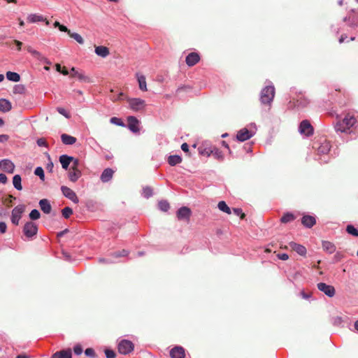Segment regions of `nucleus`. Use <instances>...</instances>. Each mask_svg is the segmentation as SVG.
Wrapping results in <instances>:
<instances>
[{
  "label": "nucleus",
  "instance_id": "20e7f679",
  "mask_svg": "<svg viewBox=\"0 0 358 358\" xmlns=\"http://www.w3.org/2000/svg\"><path fill=\"white\" fill-rule=\"evenodd\" d=\"M22 232L27 240H32L37 234L38 226L33 222H27L23 227Z\"/></svg>",
  "mask_w": 358,
  "mask_h": 358
},
{
  "label": "nucleus",
  "instance_id": "49530a36",
  "mask_svg": "<svg viewBox=\"0 0 358 358\" xmlns=\"http://www.w3.org/2000/svg\"><path fill=\"white\" fill-rule=\"evenodd\" d=\"M233 213L238 217H240L241 219H243L245 217V214L242 212L241 208H233Z\"/></svg>",
  "mask_w": 358,
  "mask_h": 358
},
{
  "label": "nucleus",
  "instance_id": "5fc2aeb1",
  "mask_svg": "<svg viewBox=\"0 0 358 358\" xmlns=\"http://www.w3.org/2000/svg\"><path fill=\"white\" fill-rule=\"evenodd\" d=\"M7 225L4 222H0V232L4 234L6 231Z\"/></svg>",
  "mask_w": 358,
  "mask_h": 358
},
{
  "label": "nucleus",
  "instance_id": "f704fd0d",
  "mask_svg": "<svg viewBox=\"0 0 358 358\" xmlns=\"http://www.w3.org/2000/svg\"><path fill=\"white\" fill-rule=\"evenodd\" d=\"M294 220V216L292 213H287L281 217L280 221L282 223H288Z\"/></svg>",
  "mask_w": 358,
  "mask_h": 358
},
{
  "label": "nucleus",
  "instance_id": "a878e982",
  "mask_svg": "<svg viewBox=\"0 0 358 358\" xmlns=\"http://www.w3.org/2000/svg\"><path fill=\"white\" fill-rule=\"evenodd\" d=\"M136 76L138 83L139 89L143 92H146L148 89L145 77L139 73H136Z\"/></svg>",
  "mask_w": 358,
  "mask_h": 358
},
{
  "label": "nucleus",
  "instance_id": "a211bd4d",
  "mask_svg": "<svg viewBox=\"0 0 358 358\" xmlns=\"http://www.w3.org/2000/svg\"><path fill=\"white\" fill-rule=\"evenodd\" d=\"M191 215V210L187 207H181L177 211V217L179 220H188Z\"/></svg>",
  "mask_w": 358,
  "mask_h": 358
},
{
  "label": "nucleus",
  "instance_id": "864d4df0",
  "mask_svg": "<svg viewBox=\"0 0 358 358\" xmlns=\"http://www.w3.org/2000/svg\"><path fill=\"white\" fill-rule=\"evenodd\" d=\"M36 143L39 147H47V143H46L45 140L43 138H38L37 140Z\"/></svg>",
  "mask_w": 358,
  "mask_h": 358
},
{
  "label": "nucleus",
  "instance_id": "7c9ffc66",
  "mask_svg": "<svg viewBox=\"0 0 358 358\" xmlns=\"http://www.w3.org/2000/svg\"><path fill=\"white\" fill-rule=\"evenodd\" d=\"M182 162V158L178 155H170L168 157V163L170 166H176Z\"/></svg>",
  "mask_w": 358,
  "mask_h": 358
},
{
  "label": "nucleus",
  "instance_id": "dca6fc26",
  "mask_svg": "<svg viewBox=\"0 0 358 358\" xmlns=\"http://www.w3.org/2000/svg\"><path fill=\"white\" fill-rule=\"evenodd\" d=\"M82 176V172L79 169H69L68 177L70 181L76 182Z\"/></svg>",
  "mask_w": 358,
  "mask_h": 358
},
{
  "label": "nucleus",
  "instance_id": "393cba45",
  "mask_svg": "<svg viewBox=\"0 0 358 358\" xmlns=\"http://www.w3.org/2000/svg\"><path fill=\"white\" fill-rule=\"evenodd\" d=\"M94 52L98 56L103 58L106 57L110 54L109 49L107 47L103 45L95 47Z\"/></svg>",
  "mask_w": 358,
  "mask_h": 358
},
{
  "label": "nucleus",
  "instance_id": "b1692460",
  "mask_svg": "<svg viewBox=\"0 0 358 358\" xmlns=\"http://www.w3.org/2000/svg\"><path fill=\"white\" fill-rule=\"evenodd\" d=\"M302 224L308 228H311L316 223L315 217L311 215H305L301 219Z\"/></svg>",
  "mask_w": 358,
  "mask_h": 358
},
{
  "label": "nucleus",
  "instance_id": "4d7b16f0",
  "mask_svg": "<svg viewBox=\"0 0 358 358\" xmlns=\"http://www.w3.org/2000/svg\"><path fill=\"white\" fill-rule=\"evenodd\" d=\"M277 256H278V259H280L281 260H284V261L288 259V258H289L288 255L286 253L278 254Z\"/></svg>",
  "mask_w": 358,
  "mask_h": 358
},
{
  "label": "nucleus",
  "instance_id": "338daca9",
  "mask_svg": "<svg viewBox=\"0 0 358 358\" xmlns=\"http://www.w3.org/2000/svg\"><path fill=\"white\" fill-rule=\"evenodd\" d=\"M36 59H38L40 62H43L45 57H44L40 52L38 53L36 57H35Z\"/></svg>",
  "mask_w": 358,
  "mask_h": 358
},
{
  "label": "nucleus",
  "instance_id": "5701e85b",
  "mask_svg": "<svg viewBox=\"0 0 358 358\" xmlns=\"http://www.w3.org/2000/svg\"><path fill=\"white\" fill-rule=\"evenodd\" d=\"M51 358H72L71 350L67 349L56 352L52 355Z\"/></svg>",
  "mask_w": 358,
  "mask_h": 358
},
{
  "label": "nucleus",
  "instance_id": "09e8293b",
  "mask_svg": "<svg viewBox=\"0 0 358 358\" xmlns=\"http://www.w3.org/2000/svg\"><path fill=\"white\" fill-rule=\"evenodd\" d=\"M85 354L86 356L90 357H95V352L94 350L92 348H87L85 351Z\"/></svg>",
  "mask_w": 358,
  "mask_h": 358
},
{
  "label": "nucleus",
  "instance_id": "aec40b11",
  "mask_svg": "<svg viewBox=\"0 0 358 358\" xmlns=\"http://www.w3.org/2000/svg\"><path fill=\"white\" fill-rule=\"evenodd\" d=\"M73 160V157L66 155H62L59 157V162L62 164V167L65 170L69 169V166Z\"/></svg>",
  "mask_w": 358,
  "mask_h": 358
},
{
  "label": "nucleus",
  "instance_id": "4c0bfd02",
  "mask_svg": "<svg viewBox=\"0 0 358 358\" xmlns=\"http://www.w3.org/2000/svg\"><path fill=\"white\" fill-rule=\"evenodd\" d=\"M29 217L31 220H36L40 218L41 213L37 209H34L29 213Z\"/></svg>",
  "mask_w": 358,
  "mask_h": 358
},
{
  "label": "nucleus",
  "instance_id": "1a4fd4ad",
  "mask_svg": "<svg viewBox=\"0 0 358 358\" xmlns=\"http://www.w3.org/2000/svg\"><path fill=\"white\" fill-rule=\"evenodd\" d=\"M61 191L65 197L73 201L74 203H78L79 202V199L76 194L69 187L66 186H62Z\"/></svg>",
  "mask_w": 358,
  "mask_h": 358
},
{
  "label": "nucleus",
  "instance_id": "4be33fe9",
  "mask_svg": "<svg viewBox=\"0 0 358 358\" xmlns=\"http://www.w3.org/2000/svg\"><path fill=\"white\" fill-rule=\"evenodd\" d=\"M39 206L41 210L45 213L49 214L51 212L52 206L50 201L46 199H43L39 201Z\"/></svg>",
  "mask_w": 358,
  "mask_h": 358
},
{
  "label": "nucleus",
  "instance_id": "4468645a",
  "mask_svg": "<svg viewBox=\"0 0 358 358\" xmlns=\"http://www.w3.org/2000/svg\"><path fill=\"white\" fill-rule=\"evenodd\" d=\"M200 60V57L196 52L189 53L185 59V62L187 66H193L197 64Z\"/></svg>",
  "mask_w": 358,
  "mask_h": 358
},
{
  "label": "nucleus",
  "instance_id": "6e6d98bb",
  "mask_svg": "<svg viewBox=\"0 0 358 358\" xmlns=\"http://www.w3.org/2000/svg\"><path fill=\"white\" fill-rule=\"evenodd\" d=\"M8 181V178L4 173H0V182L2 184H6Z\"/></svg>",
  "mask_w": 358,
  "mask_h": 358
},
{
  "label": "nucleus",
  "instance_id": "2eb2a0df",
  "mask_svg": "<svg viewBox=\"0 0 358 358\" xmlns=\"http://www.w3.org/2000/svg\"><path fill=\"white\" fill-rule=\"evenodd\" d=\"M170 356L171 358H185V350L180 346H176L171 350Z\"/></svg>",
  "mask_w": 358,
  "mask_h": 358
},
{
  "label": "nucleus",
  "instance_id": "f03ea898",
  "mask_svg": "<svg viewBox=\"0 0 358 358\" xmlns=\"http://www.w3.org/2000/svg\"><path fill=\"white\" fill-rule=\"evenodd\" d=\"M257 131L255 123H250L247 127L240 129L236 134V139L240 142H243L252 138Z\"/></svg>",
  "mask_w": 358,
  "mask_h": 358
},
{
  "label": "nucleus",
  "instance_id": "7ed1b4c3",
  "mask_svg": "<svg viewBox=\"0 0 358 358\" xmlns=\"http://www.w3.org/2000/svg\"><path fill=\"white\" fill-rule=\"evenodd\" d=\"M275 96V87L268 85L264 87L260 93V101L262 104L270 105Z\"/></svg>",
  "mask_w": 358,
  "mask_h": 358
},
{
  "label": "nucleus",
  "instance_id": "8fccbe9b",
  "mask_svg": "<svg viewBox=\"0 0 358 358\" xmlns=\"http://www.w3.org/2000/svg\"><path fill=\"white\" fill-rule=\"evenodd\" d=\"M105 355L106 358H115V353L114 352V351L109 349H106L105 350Z\"/></svg>",
  "mask_w": 358,
  "mask_h": 358
},
{
  "label": "nucleus",
  "instance_id": "680f3d73",
  "mask_svg": "<svg viewBox=\"0 0 358 358\" xmlns=\"http://www.w3.org/2000/svg\"><path fill=\"white\" fill-rule=\"evenodd\" d=\"M61 31L66 32L69 35L71 33V30L69 29L66 26L61 24L59 29Z\"/></svg>",
  "mask_w": 358,
  "mask_h": 358
},
{
  "label": "nucleus",
  "instance_id": "c9c22d12",
  "mask_svg": "<svg viewBox=\"0 0 358 358\" xmlns=\"http://www.w3.org/2000/svg\"><path fill=\"white\" fill-rule=\"evenodd\" d=\"M158 207L162 211L166 212L169 209L170 206L168 201L162 200L158 203Z\"/></svg>",
  "mask_w": 358,
  "mask_h": 358
},
{
  "label": "nucleus",
  "instance_id": "0e129e2a",
  "mask_svg": "<svg viewBox=\"0 0 358 358\" xmlns=\"http://www.w3.org/2000/svg\"><path fill=\"white\" fill-rule=\"evenodd\" d=\"M8 139V136L6 134H1L0 135V143H3L5 141H7Z\"/></svg>",
  "mask_w": 358,
  "mask_h": 358
},
{
  "label": "nucleus",
  "instance_id": "423d86ee",
  "mask_svg": "<svg viewBox=\"0 0 358 358\" xmlns=\"http://www.w3.org/2000/svg\"><path fill=\"white\" fill-rule=\"evenodd\" d=\"M24 209H25L24 206L20 204V205H17V206H15L12 210L10 220H11V222L14 225L19 224L20 220L22 217V213L24 211Z\"/></svg>",
  "mask_w": 358,
  "mask_h": 358
},
{
  "label": "nucleus",
  "instance_id": "79ce46f5",
  "mask_svg": "<svg viewBox=\"0 0 358 358\" xmlns=\"http://www.w3.org/2000/svg\"><path fill=\"white\" fill-rule=\"evenodd\" d=\"M346 231H348V234H352L355 236H358V230L355 229L352 225H348Z\"/></svg>",
  "mask_w": 358,
  "mask_h": 358
},
{
  "label": "nucleus",
  "instance_id": "cd10ccee",
  "mask_svg": "<svg viewBox=\"0 0 358 358\" xmlns=\"http://www.w3.org/2000/svg\"><path fill=\"white\" fill-rule=\"evenodd\" d=\"M61 140L62 142L66 145H71L74 144L77 141L76 138L66 134H62Z\"/></svg>",
  "mask_w": 358,
  "mask_h": 358
},
{
  "label": "nucleus",
  "instance_id": "c03bdc74",
  "mask_svg": "<svg viewBox=\"0 0 358 358\" xmlns=\"http://www.w3.org/2000/svg\"><path fill=\"white\" fill-rule=\"evenodd\" d=\"M24 86L22 85H15L13 89V92L15 94H22L24 92Z\"/></svg>",
  "mask_w": 358,
  "mask_h": 358
},
{
  "label": "nucleus",
  "instance_id": "0eeeda50",
  "mask_svg": "<svg viewBox=\"0 0 358 358\" xmlns=\"http://www.w3.org/2000/svg\"><path fill=\"white\" fill-rule=\"evenodd\" d=\"M118 351L120 354L127 355L131 352L134 349V343L127 339H123L118 343Z\"/></svg>",
  "mask_w": 358,
  "mask_h": 358
},
{
  "label": "nucleus",
  "instance_id": "a18cd8bd",
  "mask_svg": "<svg viewBox=\"0 0 358 358\" xmlns=\"http://www.w3.org/2000/svg\"><path fill=\"white\" fill-rule=\"evenodd\" d=\"M57 110L59 114L64 115L65 117H66V118L70 117L69 113L64 108L58 107L57 108Z\"/></svg>",
  "mask_w": 358,
  "mask_h": 358
},
{
  "label": "nucleus",
  "instance_id": "a19ab883",
  "mask_svg": "<svg viewBox=\"0 0 358 358\" xmlns=\"http://www.w3.org/2000/svg\"><path fill=\"white\" fill-rule=\"evenodd\" d=\"M62 213L64 218H69L73 214V210L70 207H65L62 209Z\"/></svg>",
  "mask_w": 358,
  "mask_h": 358
},
{
  "label": "nucleus",
  "instance_id": "f257e3e1",
  "mask_svg": "<svg viewBox=\"0 0 358 358\" xmlns=\"http://www.w3.org/2000/svg\"><path fill=\"white\" fill-rule=\"evenodd\" d=\"M356 122V118L353 115L348 114L341 121H338L336 124L335 129L336 131L340 132H350V129L355 124Z\"/></svg>",
  "mask_w": 358,
  "mask_h": 358
},
{
  "label": "nucleus",
  "instance_id": "6ab92c4d",
  "mask_svg": "<svg viewBox=\"0 0 358 358\" xmlns=\"http://www.w3.org/2000/svg\"><path fill=\"white\" fill-rule=\"evenodd\" d=\"M71 73L72 77H77L78 79L83 82H90V78L85 76L83 72H80L76 69V68L72 67L71 69Z\"/></svg>",
  "mask_w": 358,
  "mask_h": 358
},
{
  "label": "nucleus",
  "instance_id": "de8ad7c7",
  "mask_svg": "<svg viewBox=\"0 0 358 358\" xmlns=\"http://www.w3.org/2000/svg\"><path fill=\"white\" fill-rule=\"evenodd\" d=\"M73 352L76 355H80L83 353V348L80 345H76L73 348Z\"/></svg>",
  "mask_w": 358,
  "mask_h": 358
},
{
  "label": "nucleus",
  "instance_id": "9d476101",
  "mask_svg": "<svg viewBox=\"0 0 358 358\" xmlns=\"http://www.w3.org/2000/svg\"><path fill=\"white\" fill-rule=\"evenodd\" d=\"M299 131L301 134L309 136L313 134V129L308 120H303L299 127Z\"/></svg>",
  "mask_w": 358,
  "mask_h": 358
},
{
  "label": "nucleus",
  "instance_id": "774afa93",
  "mask_svg": "<svg viewBox=\"0 0 358 358\" xmlns=\"http://www.w3.org/2000/svg\"><path fill=\"white\" fill-rule=\"evenodd\" d=\"M36 59H38L40 62H43L45 57H44L40 52L38 53L36 57H35Z\"/></svg>",
  "mask_w": 358,
  "mask_h": 358
},
{
  "label": "nucleus",
  "instance_id": "e433bc0d",
  "mask_svg": "<svg viewBox=\"0 0 358 358\" xmlns=\"http://www.w3.org/2000/svg\"><path fill=\"white\" fill-rule=\"evenodd\" d=\"M34 174L38 176L42 181L45 180L44 171L42 167L38 166L34 170Z\"/></svg>",
  "mask_w": 358,
  "mask_h": 358
},
{
  "label": "nucleus",
  "instance_id": "ddd939ff",
  "mask_svg": "<svg viewBox=\"0 0 358 358\" xmlns=\"http://www.w3.org/2000/svg\"><path fill=\"white\" fill-rule=\"evenodd\" d=\"M27 21L29 23H36L40 22H45L46 25L49 24V21L43 15L37 13H31L28 15Z\"/></svg>",
  "mask_w": 358,
  "mask_h": 358
},
{
  "label": "nucleus",
  "instance_id": "bb28decb",
  "mask_svg": "<svg viewBox=\"0 0 358 358\" xmlns=\"http://www.w3.org/2000/svg\"><path fill=\"white\" fill-rule=\"evenodd\" d=\"M330 148V143L324 141V142L321 143L320 146L317 148V152L320 155H326L329 152Z\"/></svg>",
  "mask_w": 358,
  "mask_h": 358
},
{
  "label": "nucleus",
  "instance_id": "c756f323",
  "mask_svg": "<svg viewBox=\"0 0 358 358\" xmlns=\"http://www.w3.org/2000/svg\"><path fill=\"white\" fill-rule=\"evenodd\" d=\"M322 248L325 252L329 254H332L336 250L335 245L332 243L327 241H322Z\"/></svg>",
  "mask_w": 358,
  "mask_h": 358
},
{
  "label": "nucleus",
  "instance_id": "412c9836",
  "mask_svg": "<svg viewBox=\"0 0 358 358\" xmlns=\"http://www.w3.org/2000/svg\"><path fill=\"white\" fill-rule=\"evenodd\" d=\"M113 173L114 171L112 169L107 168L102 172L100 179L103 182H107L112 179Z\"/></svg>",
  "mask_w": 358,
  "mask_h": 358
},
{
  "label": "nucleus",
  "instance_id": "6e6552de",
  "mask_svg": "<svg viewBox=\"0 0 358 358\" xmlns=\"http://www.w3.org/2000/svg\"><path fill=\"white\" fill-rule=\"evenodd\" d=\"M317 289L329 297H333L336 294L335 288L324 282H319L317 285Z\"/></svg>",
  "mask_w": 358,
  "mask_h": 358
},
{
  "label": "nucleus",
  "instance_id": "69168bd1",
  "mask_svg": "<svg viewBox=\"0 0 358 358\" xmlns=\"http://www.w3.org/2000/svg\"><path fill=\"white\" fill-rule=\"evenodd\" d=\"M36 59H38L40 62H43L45 57H44L40 52L38 53L36 57H35Z\"/></svg>",
  "mask_w": 358,
  "mask_h": 358
},
{
  "label": "nucleus",
  "instance_id": "37998d69",
  "mask_svg": "<svg viewBox=\"0 0 358 358\" xmlns=\"http://www.w3.org/2000/svg\"><path fill=\"white\" fill-rule=\"evenodd\" d=\"M110 123L118 125V126H121V127L124 126V122L120 119L115 117L110 118Z\"/></svg>",
  "mask_w": 358,
  "mask_h": 358
},
{
  "label": "nucleus",
  "instance_id": "72a5a7b5",
  "mask_svg": "<svg viewBox=\"0 0 358 358\" xmlns=\"http://www.w3.org/2000/svg\"><path fill=\"white\" fill-rule=\"evenodd\" d=\"M309 103V100L303 95H301L296 99V106L298 107H305Z\"/></svg>",
  "mask_w": 358,
  "mask_h": 358
},
{
  "label": "nucleus",
  "instance_id": "f3484780",
  "mask_svg": "<svg viewBox=\"0 0 358 358\" xmlns=\"http://www.w3.org/2000/svg\"><path fill=\"white\" fill-rule=\"evenodd\" d=\"M289 247L294 250L297 254L301 256H305L306 255V248L300 244H298L295 242H290L289 243Z\"/></svg>",
  "mask_w": 358,
  "mask_h": 358
},
{
  "label": "nucleus",
  "instance_id": "58836bf2",
  "mask_svg": "<svg viewBox=\"0 0 358 358\" xmlns=\"http://www.w3.org/2000/svg\"><path fill=\"white\" fill-rule=\"evenodd\" d=\"M69 36L73 38L74 40H76L79 44L84 43V40H83V37L77 33H72L71 31Z\"/></svg>",
  "mask_w": 358,
  "mask_h": 358
},
{
  "label": "nucleus",
  "instance_id": "39448f33",
  "mask_svg": "<svg viewBox=\"0 0 358 358\" xmlns=\"http://www.w3.org/2000/svg\"><path fill=\"white\" fill-rule=\"evenodd\" d=\"M129 108L134 112L143 110L146 106L145 101L140 98H128Z\"/></svg>",
  "mask_w": 358,
  "mask_h": 358
},
{
  "label": "nucleus",
  "instance_id": "c85d7f7f",
  "mask_svg": "<svg viewBox=\"0 0 358 358\" xmlns=\"http://www.w3.org/2000/svg\"><path fill=\"white\" fill-rule=\"evenodd\" d=\"M11 103L5 99H0V110L3 113L8 112L11 110Z\"/></svg>",
  "mask_w": 358,
  "mask_h": 358
},
{
  "label": "nucleus",
  "instance_id": "473e14b6",
  "mask_svg": "<svg viewBox=\"0 0 358 358\" xmlns=\"http://www.w3.org/2000/svg\"><path fill=\"white\" fill-rule=\"evenodd\" d=\"M6 78L8 80L13 82H18L20 80V76L17 73L8 71L6 73Z\"/></svg>",
  "mask_w": 358,
  "mask_h": 358
},
{
  "label": "nucleus",
  "instance_id": "9b49d317",
  "mask_svg": "<svg viewBox=\"0 0 358 358\" xmlns=\"http://www.w3.org/2000/svg\"><path fill=\"white\" fill-rule=\"evenodd\" d=\"M140 122L134 116H129L127 117V127L133 133H138Z\"/></svg>",
  "mask_w": 358,
  "mask_h": 358
},
{
  "label": "nucleus",
  "instance_id": "052dcab7",
  "mask_svg": "<svg viewBox=\"0 0 358 358\" xmlns=\"http://www.w3.org/2000/svg\"><path fill=\"white\" fill-rule=\"evenodd\" d=\"M53 168H54V164L53 163L50 161L49 163L47 164V166H46V169L49 171V172H52L53 171Z\"/></svg>",
  "mask_w": 358,
  "mask_h": 358
},
{
  "label": "nucleus",
  "instance_id": "603ef678",
  "mask_svg": "<svg viewBox=\"0 0 358 358\" xmlns=\"http://www.w3.org/2000/svg\"><path fill=\"white\" fill-rule=\"evenodd\" d=\"M27 50L28 52H29L34 58L36 57V55L39 52L38 51L33 49L31 46H28Z\"/></svg>",
  "mask_w": 358,
  "mask_h": 358
},
{
  "label": "nucleus",
  "instance_id": "13d9d810",
  "mask_svg": "<svg viewBox=\"0 0 358 358\" xmlns=\"http://www.w3.org/2000/svg\"><path fill=\"white\" fill-rule=\"evenodd\" d=\"M71 162H73V164L71 166V169H73V168L78 169V165H79L78 159L73 158V160Z\"/></svg>",
  "mask_w": 358,
  "mask_h": 358
},
{
  "label": "nucleus",
  "instance_id": "bf43d9fd",
  "mask_svg": "<svg viewBox=\"0 0 358 358\" xmlns=\"http://www.w3.org/2000/svg\"><path fill=\"white\" fill-rule=\"evenodd\" d=\"M99 262H100V263H107V264L114 263V262L112 261L111 259H106V258H99Z\"/></svg>",
  "mask_w": 358,
  "mask_h": 358
},
{
  "label": "nucleus",
  "instance_id": "e2e57ef3",
  "mask_svg": "<svg viewBox=\"0 0 358 358\" xmlns=\"http://www.w3.org/2000/svg\"><path fill=\"white\" fill-rule=\"evenodd\" d=\"M181 149L183 152H187L189 151V145L187 143H184L181 145Z\"/></svg>",
  "mask_w": 358,
  "mask_h": 358
},
{
  "label": "nucleus",
  "instance_id": "3c124183",
  "mask_svg": "<svg viewBox=\"0 0 358 358\" xmlns=\"http://www.w3.org/2000/svg\"><path fill=\"white\" fill-rule=\"evenodd\" d=\"M127 255H128V251L126 250H122V251H121V252L113 253V255L115 257H124V256H127Z\"/></svg>",
  "mask_w": 358,
  "mask_h": 358
},
{
  "label": "nucleus",
  "instance_id": "ea45409f",
  "mask_svg": "<svg viewBox=\"0 0 358 358\" xmlns=\"http://www.w3.org/2000/svg\"><path fill=\"white\" fill-rule=\"evenodd\" d=\"M142 195L145 198H149L152 196V189L149 187H145L143 189Z\"/></svg>",
  "mask_w": 358,
  "mask_h": 358
},
{
  "label": "nucleus",
  "instance_id": "f8f14e48",
  "mask_svg": "<svg viewBox=\"0 0 358 358\" xmlns=\"http://www.w3.org/2000/svg\"><path fill=\"white\" fill-rule=\"evenodd\" d=\"M0 169L8 173H13L15 170V164L10 159L0 161Z\"/></svg>",
  "mask_w": 358,
  "mask_h": 358
},
{
  "label": "nucleus",
  "instance_id": "2f4dec72",
  "mask_svg": "<svg viewBox=\"0 0 358 358\" xmlns=\"http://www.w3.org/2000/svg\"><path fill=\"white\" fill-rule=\"evenodd\" d=\"M22 178L20 175H15L13 178V184L14 187L17 190H21L22 189V186L21 184Z\"/></svg>",
  "mask_w": 358,
  "mask_h": 358
}]
</instances>
